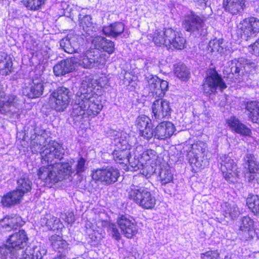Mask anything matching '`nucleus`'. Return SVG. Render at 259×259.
<instances>
[{
	"mask_svg": "<svg viewBox=\"0 0 259 259\" xmlns=\"http://www.w3.org/2000/svg\"><path fill=\"white\" fill-rule=\"evenodd\" d=\"M44 147L42 157L48 164L40 166L36 174L38 179L44 183V186L51 188L72 175V164L68 161L52 163L55 159L61 160L63 158L64 152L58 142L50 141Z\"/></svg>",
	"mask_w": 259,
	"mask_h": 259,
	"instance_id": "obj_1",
	"label": "nucleus"
},
{
	"mask_svg": "<svg viewBox=\"0 0 259 259\" xmlns=\"http://www.w3.org/2000/svg\"><path fill=\"white\" fill-rule=\"evenodd\" d=\"M85 81L77 93L75 106L72 108L71 115L74 120L81 122L96 117L102 110L103 105L101 97L98 94L87 91L88 87Z\"/></svg>",
	"mask_w": 259,
	"mask_h": 259,
	"instance_id": "obj_2",
	"label": "nucleus"
},
{
	"mask_svg": "<svg viewBox=\"0 0 259 259\" xmlns=\"http://www.w3.org/2000/svg\"><path fill=\"white\" fill-rule=\"evenodd\" d=\"M128 198L144 209H151L156 204V199L145 188H132L128 191Z\"/></svg>",
	"mask_w": 259,
	"mask_h": 259,
	"instance_id": "obj_3",
	"label": "nucleus"
},
{
	"mask_svg": "<svg viewBox=\"0 0 259 259\" xmlns=\"http://www.w3.org/2000/svg\"><path fill=\"white\" fill-rule=\"evenodd\" d=\"M227 88L225 82L214 68L207 69L203 83L205 94L210 95L217 92L218 89L223 91Z\"/></svg>",
	"mask_w": 259,
	"mask_h": 259,
	"instance_id": "obj_4",
	"label": "nucleus"
},
{
	"mask_svg": "<svg viewBox=\"0 0 259 259\" xmlns=\"http://www.w3.org/2000/svg\"><path fill=\"white\" fill-rule=\"evenodd\" d=\"M206 144L198 141L192 144L191 151L188 153L189 162L199 169H202L209 164L206 157Z\"/></svg>",
	"mask_w": 259,
	"mask_h": 259,
	"instance_id": "obj_5",
	"label": "nucleus"
},
{
	"mask_svg": "<svg viewBox=\"0 0 259 259\" xmlns=\"http://www.w3.org/2000/svg\"><path fill=\"white\" fill-rule=\"evenodd\" d=\"M236 32L245 40L255 37L259 32V19L254 17L243 19L237 24Z\"/></svg>",
	"mask_w": 259,
	"mask_h": 259,
	"instance_id": "obj_6",
	"label": "nucleus"
},
{
	"mask_svg": "<svg viewBox=\"0 0 259 259\" xmlns=\"http://www.w3.org/2000/svg\"><path fill=\"white\" fill-rule=\"evenodd\" d=\"M120 176L119 170L113 166L97 168L92 173V178L95 181L107 186L117 182Z\"/></svg>",
	"mask_w": 259,
	"mask_h": 259,
	"instance_id": "obj_7",
	"label": "nucleus"
},
{
	"mask_svg": "<svg viewBox=\"0 0 259 259\" xmlns=\"http://www.w3.org/2000/svg\"><path fill=\"white\" fill-rule=\"evenodd\" d=\"M71 93L64 86L57 88L50 95V99L53 101V109L57 112H63L69 105Z\"/></svg>",
	"mask_w": 259,
	"mask_h": 259,
	"instance_id": "obj_8",
	"label": "nucleus"
},
{
	"mask_svg": "<svg viewBox=\"0 0 259 259\" xmlns=\"http://www.w3.org/2000/svg\"><path fill=\"white\" fill-rule=\"evenodd\" d=\"M221 168L224 179L229 183H234L240 172L237 163L229 155L220 156Z\"/></svg>",
	"mask_w": 259,
	"mask_h": 259,
	"instance_id": "obj_9",
	"label": "nucleus"
},
{
	"mask_svg": "<svg viewBox=\"0 0 259 259\" xmlns=\"http://www.w3.org/2000/svg\"><path fill=\"white\" fill-rule=\"evenodd\" d=\"M186 40L183 34L179 31L171 28L165 30L163 34V45L167 50L174 48L177 50L183 49L186 45Z\"/></svg>",
	"mask_w": 259,
	"mask_h": 259,
	"instance_id": "obj_10",
	"label": "nucleus"
},
{
	"mask_svg": "<svg viewBox=\"0 0 259 259\" xmlns=\"http://www.w3.org/2000/svg\"><path fill=\"white\" fill-rule=\"evenodd\" d=\"M116 223L123 236L127 239L134 238L139 232L137 223L131 217L121 214L117 218Z\"/></svg>",
	"mask_w": 259,
	"mask_h": 259,
	"instance_id": "obj_11",
	"label": "nucleus"
},
{
	"mask_svg": "<svg viewBox=\"0 0 259 259\" xmlns=\"http://www.w3.org/2000/svg\"><path fill=\"white\" fill-rule=\"evenodd\" d=\"M135 126L139 136L145 140H149L156 135L151 120L146 115H139L136 120Z\"/></svg>",
	"mask_w": 259,
	"mask_h": 259,
	"instance_id": "obj_12",
	"label": "nucleus"
},
{
	"mask_svg": "<svg viewBox=\"0 0 259 259\" xmlns=\"http://www.w3.org/2000/svg\"><path fill=\"white\" fill-rule=\"evenodd\" d=\"M28 241L29 237L26 231L24 229H20L9 235L6 243L14 250H19L27 246Z\"/></svg>",
	"mask_w": 259,
	"mask_h": 259,
	"instance_id": "obj_13",
	"label": "nucleus"
},
{
	"mask_svg": "<svg viewBox=\"0 0 259 259\" xmlns=\"http://www.w3.org/2000/svg\"><path fill=\"white\" fill-rule=\"evenodd\" d=\"M25 223V221L19 215H6L0 219V231H14L22 227Z\"/></svg>",
	"mask_w": 259,
	"mask_h": 259,
	"instance_id": "obj_14",
	"label": "nucleus"
},
{
	"mask_svg": "<svg viewBox=\"0 0 259 259\" xmlns=\"http://www.w3.org/2000/svg\"><path fill=\"white\" fill-rule=\"evenodd\" d=\"M154 155L151 150H147L142 152L138 158L139 162L142 166L141 174L147 178L150 177L155 170L152 164H154Z\"/></svg>",
	"mask_w": 259,
	"mask_h": 259,
	"instance_id": "obj_15",
	"label": "nucleus"
},
{
	"mask_svg": "<svg viewBox=\"0 0 259 259\" xmlns=\"http://www.w3.org/2000/svg\"><path fill=\"white\" fill-rule=\"evenodd\" d=\"M203 23L202 19L199 16L190 11L185 15L182 26L186 31L194 32L202 27Z\"/></svg>",
	"mask_w": 259,
	"mask_h": 259,
	"instance_id": "obj_16",
	"label": "nucleus"
},
{
	"mask_svg": "<svg viewBox=\"0 0 259 259\" xmlns=\"http://www.w3.org/2000/svg\"><path fill=\"white\" fill-rule=\"evenodd\" d=\"M18 99L16 95L10 94L0 100V113L3 115L10 114L13 116L15 114L19 115L18 112L12 111L11 108L17 109L18 105Z\"/></svg>",
	"mask_w": 259,
	"mask_h": 259,
	"instance_id": "obj_17",
	"label": "nucleus"
},
{
	"mask_svg": "<svg viewBox=\"0 0 259 259\" xmlns=\"http://www.w3.org/2000/svg\"><path fill=\"white\" fill-rule=\"evenodd\" d=\"M23 196L16 189L4 194L1 197V203L3 207L11 208L20 204Z\"/></svg>",
	"mask_w": 259,
	"mask_h": 259,
	"instance_id": "obj_18",
	"label": "nucleus"
},
{
	"mask_svg": "<svg viewBox=\"0 0 259 259\" xmlns=\"http://www.w3.org/2000/svg\"><path fill=\"white\" fill-rule=\"evenodd\" d=\"M228 127L233 132L238 134L242 136H250L251 134V130L245 124L241 122L238 118L233 116L226 120Z\"/></svg>",
	"mask_w": 259,
	"mask_h": 259,
	"instance_id": "obj_19",
	"label": "nucleus"
},
{
	"mask_svg": "<svg viewBox=\"0 0 259 259\" xmlns=\"http://www.w3.org/2000/svg\"><path fill=\"white\" fill-rule=\"evenodd\" d=\"M85 82L88 84V89L87 91L92 93L97 94L99 90L104 88L108 83V80L105 76H101L97 79H94L92 77L88 76H85L82 80L80 87L83 86V83Z\"/></svg>",
	"mask_w": 259,
	"mask_h": 259,
	"instance_id": "obj_20",
	"label": "nucleus"
},
{
	"mask_svg": "<svg viewBox=\"0 0 259 259\" xmlns=\"http://www.w3.org/2000/svg\"><path fill=\"white\" fill-rule=\"evenodd\" d=\"M246 0H223L225 11L233 15L241 13L246 8Z\"/></svg>",
	"mask_w": 259,
	"mask_h": 259,
	"instance_id": "obj_21",
	"label": "nucleus"
},
{
	"mask_svg": "<svg viewBox=\"0 0 259 259\" xmlns=\"http://www.w3.org/2000/svg\"><path fill=\"white\" fill-rule=\"evenodd\" d=\"M243 161L244 168L247 169L250 175L248 178V181L253 180L255 176L259 174V162L255 156L251 154H246L244 157Z\"/></svg>",
	"mask_w": 259,
	"mask_h": 259,
	"instance_id": "obj_22",
	"label": "nucleus"
},
{
	"mask_svg": "<svg viewBox=\"0 0 259 259\" xmlns=\"http://www.w3.org/2000/svg\"><path fill=\"white\" fill-rule=\"evenodd\" d=\"M42 69H41L39 73V77L36 76L32 78V84L30 91L26 96L31 99H35L40 97L42 95L44 91V82L40 78Z\"/></svg>",
	"mask_w": 259,
	"mask_h": 259,
	"instance_id": "obj_23",
	"label": "nucleus"
},
{
	"mask_svg": "<svg viewBox=\"0 0 259 259\" xmlns=\"http://www.w3.org/2000/svg\"><path fill=\"white\" fill-rule=\"evenodd\" d=\"M93 44L96 49L107 52L110 55L115 51V44L113 41L101 36H97L93 40Z\"/></svg>",
	"mask_w": 259,
	"mask_h": 259,
	"instance_id": "obj_24",
	"label": "nucleus"
},
{
	"mask_svg": "<svg viewBox=\"0 0 259 259\" xmlns=\"http://www.w3.org/2000/svg\"><path fill=\"white\" fill-rule=\"evenodd\" d=\"M253 221L249 217L245 216L241 218L239 228V234L244 235V239L249 240L253 238L254 234Z\"/></svg>",
	"mask_w": 259,
	"mask_h": 259,
	"instance_id": "obj_25",
	"label": "nucleus"
},
{
	"mask_svg": "<svg viewBox=\"0 0 259 259\" xmlns=\"http://www.w3.org/2000/svg\"><path fill=\"white\" fill-rule=\"evenodd\" d=\"M102 31L106 36L117 37L124 32V24L121 22H115L108 25L104 26Z\"/></svg>",
	"mask_w": 259,
	"mask_h": 259,
	"instance_id": "obj_26",
	"label": "nucleus"
},
{
	"mask_svg": "<svg viewBox=\"0 0 259 259\" xmlns=\"http://www.w3.org/2000/svg\"><path fill=\"white\" fill-rule=\"evenodd\" d=\"M247 114L254 123L259 124V102L252 101L245 104Z\"/></svg>",
	"mask_w": 259,
	"mask_h": 259,
	"instance_id": "obj_27",
	"label": "nucleus"
},
{
	"mask_svg": "<svg viewBox=\"0 0 259 259\" xmlns=\"http://www.w3.org/2000/svg\"><path fill=\"white\" fill-rule=\"evenodd\" d=\"M225 217L232 220L236 219L240 214L239 208L234 203L225 202L222 205Z\"/></svg>",
	"mask_w": 259,
	"mask_h": 259,
	"instance_id": "obj_28",
	"label": "nucleus"
},
{
	"mask_svg": "<svg viewBox=\"0 0 259 259\" xmlns=\"http://www.w3.org/2000/svg\"><path fill=\"white\" fill-rule=\"evenodd\" d=\"M105 60V55H100L99 57L94 55L92 52H88L81 56L83 65H104L105 62L101 60Z\"/></svg>",
	"mask_w": 259,
	"mask_h": 259,
	"instance_id": "obj_29",
	"label": "nucleus"
},
{
	"mask_svg": "<svg viewBox=\"0 0 259 259\" xmlns=\"http://www.w3.org/2000/svg\"><path fill=\"white\" fill-rule=\"evenodd\" d=\"M113 159L117 163L124 164L129 161L131 154L128 149H115L112 153Z\"/></svg>",
	"mask_w": 259,
	"mask_h": 259,
	"instance_id": "obj_30",
	"label": "nucleus"
},
{
	"mask_svg": "<svg viewBox=\"0 0 259 259\" xmlns=\"http://www.w3.org/2000/svg\"><path fill=\"white\" fill-rule=\"evenodd\" d=\"M223 40L222 39H214L211 40L208 45L207 51L214 54L217 53L222 54L224 53L225 48Z\"/></svg>",
	"mask_w": 259,
	"mask_h": 259,
	"instance_id": "obj_31",
	"label": "nucleus"
},
{
	"mask_svg": "<svg viewBox=\"0 0 259 259\" xmlns=\"http://www.w3.org/2000/svg\"><path fill=\"white\" fill-rule=\"evenodd\" d=\"M17 187L16 190H18L22 196L30 192L31 190V182L28 178L26 177H22L19 178L17 181Z\"/></svg>",
	"mask_w": 259,
	"mask_h": 259,
	"instance_id": "obj_32",
	"label": "nucleus"
},
{
	"mask_svg": "<svg viewBox=\"0 0 259 259\" xmlns=\"http://www.w3.org/2000/svg\"><path fill=\"white\" fill-rule=\"evenodd\" d=\"M248 208L254 215H259V196L250 194L246 199Z\"/></svg>",
	"mask_w": 259,
	"mask_h": 259,
	"instance_id": "obj_33",
	"label": "nucleus"
},
{
	"mask_svg": "<svg viewBox=\"0 0 259 259\" xmlns=\"http://www.w3.org/2000/svg\"><path fill=\"white\" fill-rule=\"evenodd\" d=\"M47 0H21L22 5L27 10L35 11L40 9L45 5Z\"/></svg>",
	"mask_w": 259,
	"mask_h": 259,
	"instance_id": "obj_34",
	"label": "nucleus"
},
{
	"mask_svg": "<svg viewBox=\"0 0 259 259\" xmlns=\"http://www.w3.org/2000/svg\"><path fill=\"white\" fill-rule=\"evenodd\" d=\"M175 73L182 80H186L190 75V72L186 66H177L175 69Z\"/></svg>",
	"mask_w": 259,
	"mask_h": 259,
	"instance_id": "obj_35",
	"label": "nucleus"
},
{
	"mask_svg": "<svg viewBox=\"0 0 259 259\" xmlns=\"http://www.w3.org/2000/svg\"><path fill=\"white\" fill-rule=\"evenodd\" d=\"M50 240L52 245L56 247L58 249L64 248L67 245V242L58 235H53L51 237Z\"/></svg>",
	"mask_w": 259,
	"mask_h": 259,
	"instance_id": "obj_36",
	"label": "nucleus"
},
{
	"mask_svg": "<svg viewBox=\"0 0 259 259\" xmlns=\"http://www.w3.org/2000/svg\"><path fill=\"white\" fill-rule=\"evenodd\" d=\"M74 66H54L53 71L56 76L64 75L73 70Z\"/></svg>",
	"mask_w": 259,
	"mask_h": 259,
	"instance_id": "obj_37",
	"label": "nucleus"
},
{
	"mask_svg": "<svg viewBox=\"0 0 259 259\" xmlns=\"http://www.w3.org/2000/svg\"><path fill=\"white\" fill-rule=\"evenodd\" d=\"M164 127V134L163 136L165 138H169L174 133L175 127L172 123L169 121H163V128Z\"/></svg>",
	"mask_w": 259,
	"mask_h": 259,
	"instance_id": "obj_38",
	"label": "nucleus"
},
{
	"mask_svg": "<svg viewBox=\"0 0 259 259\" xmlns=\"http://www.w3.org/2000/svg\"><path fill=\"white\" fill-rule=\"evenodd\" d=\"M86 160L84 158L81 157L78 158L75 166V171L76 175H80L85 170Z\"/></svg>",
	"mask_w": 259,
	"mask_h": 259,
	"instance_id": "obj_39",
	"label": "nucleus"
},
{
	"mask_svg": "<svg viewBox=\"0 0 259 259\" xmlns=\"http://www.w3.org/2000/svg\"><path fill=\"white\" fill-rule=\"evenodd\" d=\"M14 251L13 249L9 247V245L6 243L0 246V258L7 259L8 256L11 252Z\"/></svg>",
	"mask_w": 259,
	"mask_h": 259,
	"instance_id": "obj_40",
	"label": "nucleus"
},
{
	"mask_svg": "<svg viewBox=\"0 0 259 259\" xmlns=\"http://www.w3.org/2000/svg\"><path fill=\"white\" fill-rule=\"evenodd\" d=\"M201 259H220L218 250H210L201 254Z\"/></svg>",
	"mask_w": 259,
	"mask_h": 259,
	"instance_id": "obj_41",
	"label": "nucleus"
},
{
	"mask_svg": "<svg viewBox=\"0 0 259 259\" xmlns=\"http://www.w3.org/2000/svg\"><path fill=\"white\" fill-rule=\"evenodd\" d=\"M0 65H12L10 56L4 52H0Z\"/></svg>",
	"mask_w": 259,
	"mask_h": 259,
	"instance_id": "obj_42",
	"label": "nucleus"
},
{
	"mask_svg": "<svg viewBox=\"0 0 259 259\" xmlns=\"http://www.w3.org/2000/svg\"><path fill=\"white\" fill-rule=\"evenodd\" d=\"M60 45L64 51L68 54H72L75 52V49L71 47L69 40L66 39L65 41L61 42Z\"/></svg>",
	"mask_w": 259,
	"mask_h": 259,
	"instance_id": "obj_43",
	"label": "nucleus"
},
{
	"mask_svg": "<svg viewBox=\"0 0 259 259\" xmlns=\"http://www.w3.org/2000/svg\"><path fill=\"white\" fill-rule=\"evenodd\" d=\"M110 229L112 232V236L116 241H119L121 239V235L114 224H112L110 226Z\"/></svg>",
	"mask_w": 259,
	"mask_h": 259,
	"instance_id": "obj_44",
	"label": "nucleus"
},
{
	"mask_svg": "<svg viewBox=\"0 0 259 259\" xmlns=\"http://www.w3.org/2000/svg\"><path fill=\"white\" fill-rule=\"evenodd\" d=\"M77 61L75 57H71L63 59L59 61L56 65H75Z\"/></svg>",
	"mask_w": 259,
	"mask_h": 259,
	"instance_id": "obj_45",
	"label": "nucleus"
},
{
	"mask_svg": "<svg viewBox=\"0 0 259 259\" xmlns=\"http://www.w3.org/2000/svg\"><path fill=\"white\" fill-rule=\"evenodd\" d=\"M232 65H251L250 61L243 57L235 58L231 61Z\"/></svg>",
	"mask_w": 259,
	"mask_h": 259,
	"instance_id": "obj_46",
	"label": "nucleus"
},
{
	"mask_svg": "<svg viewBox=\"0 0 259 259\" xmlns=\"http://www.w3.org/2000/svg\"><path fill=\"white\" fill-rule=\"evenodd\" d=\"M163 117L164 116L167 118L170 116L171 109L169 107V103L163 100Z\"/></svg>",
	"mask_w": 259,
	"mask_h": 259,
	"instance_id": "obj_47",
	"label": "nucleus"
},
{
	"mask_svg": "<svg viewBox=\"0 0 259 259\" xmlns=\"http://www.w3.org/2000/svg\"><path fill=\"white\" fill-rule=\"evenodd\" d=\"M173 175L171 173V170L169 169L165 168L164 177H163V184H166L170 182L172 180Z\"/></svg>",
	"mask_w": 259,
	"mask_h": 259,
	"instance_id": "obj_48",
	"label": "nucleus"
},
{
	"mask_svg": "<svg viewBox=\"0 0 259 259\" xmlns=\"http://www.w3.org/2000/svg\"><path fill=\"white\" fill-rule=\"evenodd\" d=\"M249 51L256 56H259V38L253 44L249 46Z\"/></svg>",
	"mask_w": 259,
	"mask_h": 259,
	"instance_id": "obj_49",
	"label": "nucleus"
},
{
	"mask_svg": "<svg viewBox=\"0 0 259 259\" xmlns=\"http://www.w3.org/2000/svg\"><path fill=\"white\" fill-rule=\"evenodd\" d=\"M152 40L156 46L159 47L161 46L162 36L161 35L160 33L155 32L152 35Z\"/></svg>",
	"mask_w": 259,
	"mask_h": 259,
	"instance_id": "obj_50",
	"label": "nucleus"
},
{
	"mask_svg": "<svg viewBox=\"0 0 259 259\" xmlns=\"http://www.w3.org/2000/svg\"><path fill=\"white\" fill-rule=\"evenodd\" d=\"M13 66H0V74L6 76L9 75L12 71Z\"/></svg>",
	"mask_w": 259,
	"mask_h": 259,
	"instance_id": "obj_51",
	"label": "nucleus"
},
{
	"mask_svg": "<svg viewBox=\"0 0 259 259\" xmlns=\"http://www.w3.org/2000/svg\"><path fill=\"white\" fill-rule=\"evenodd\" d=\"M56 220L54 219L53 218H51L49 219H47L46 222V226L48 227V230H54L56 229L55 228L53 223L55 222Z\"/></svg>",
	"mask_w": 259,
	"mask_h": 259,
	"instance_id": "obj_52",
	"label": "nucleus"
},
{
	"mask_svg": "<svg viewBox=\"0 0 259 259\" xmlns=\"http://www.w3.org/2000/svg\"><path fill=\"white\" fill-rule=\"evenodd\" d=\"M52 259H66L64 255H62L61 254L57 255Z\"/></svg>",
	"mask_w": 259,
	"mask_h": 259,
	"instance_id": "obj_53",
	"label": "nucleus"
},
{
	"mask_svg": "<svg viewBox=\"0 0 259 259\" xmlns=\"http://www.w3.org/2000/svg\"><path fill=\"white\" fill-rule=\"evenodd\" d=\"M234 68V71L236 73H237L239 72V71H238V67H237V66H234V67H232L231 69V71H233V69Z\"/></svg>",
	"mask_w": 259,
	"mask_h": 259,
	"instance_id": "obj_54",
	"label": "nucleus"
},
{
	"mask_svg": "<svg viewBox=\"0 0 259 259\" xmlns=\"http://www.w3.org/2000/svg\"><path fill=\"white\" fill-rule=\"evenodd\" d=\"M194 1L196 2L200 3V4H202L203 3L205 4V3L207 1V0H194Z\"/></svg>",
	"mask_w": 259,
	"mask_h": 259,
	"instance_id": "obj_55",
	"label": "nucleus"
},
{
	"mask_svg": "<svg viewBox=\"0 0 259 259\" xmlns=\"http://www.w3.org/2000/svg\"><path fill=\"white\" fill-rule=\"evenodd\" d=\"M156 110V109L155 107H152V112L154 114V116H155V118H156V116H157V111H155Z\"/></svg>",
	"mask_w": 259,
	"mask_h": 259,
	"instance_id": "obj_56",
	"label": "nucleus"
},
{
	"mask_svg": "<svg viewBox=\"0 0 259 259\" xmlns=\"http://www.w3.org/2000/svg\"><path fill=\"white\" fill-rule=\"evenodd\" d=\"M162 82H163V86L165 85V86H166V88H168V82L166 81H165L163 79Z\"/></svg>",
	"mask_w": 259,
	"mask_h": 259,
	"instance_id": "obj_57",
	"label": "nucleus"
},
{
	"mask_svg": "<svg viewBox=\"0 0 259 259\" xmlns=\"http://www.w3.org/2000/svg\"><path fill=\"white\" fill-rule=\"evenodd\" d=\"M89 66H85V65H84L83 66V67L84 68H90V67H88Z\"/></svg>",
	"mask_w": 259,
	"mask_h": 259,
	"instance_id": "obj_58",
	"label": "nucleus"
},
{
	"mask_svg": "<svg viewBox=\"0 0 259 259\" xmlns=\"http://www.w3.org/2000/svg\"><path fill=\"white\" fill-rule=\"evenodd\" d=\"M36 68H37V66H35V70H36Z\"/></svg>",
	"mask_w": 259,
	"mask_h": 259,
	"instance_id": "obj_59",
	"label": "nucleus"
},
{
	"mask_svg": "<svg viewBox=\"0 0 259 259\" xmlns=\"http://www.w3.org/2000/svg\"><path fill=\"white\" fill-rule=\"evenodd\" d=\"M162 92H163V94H164L163 92H164V90L163 89L162 90Z\"/></svg>",
	"mask_w": 259,
	"mask_h": 259,
	"instance_id": "obj_60",
	"label": "nucleus"
}]
</instances>
